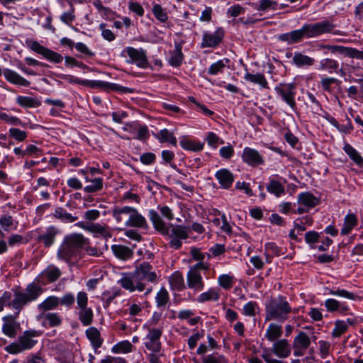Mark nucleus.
Wrapping results in <instances>:
<instances>
[{"instance_id":"1","label":"nucleus","mask_w":363,"mask_h":363,"mask_svg":"<svg viewBox=\"0 0 363 363\" xmlns=\"http://www.w3.org/2000/svg\"><path fill=\"white\" fill-rule=\"evenodd\" d=\"M335 28V26L328 20L306 23L300 29L280 35L279 39L288 44L298 43L303 38H313L323 34L332 33Z\"/></svg>"},{"instance_id":"2","label":"nucleus","mask_w":363,"mask_h":363,"mask_svg":"<svg viewBox=\"0 0 363 363\" xmlns=\"http://www.w3.org/2000/svg\"><path fill=\"white\" fill-rule=\"evenodd\" d=\"M150 219L154 228L169 239V245L175 250L182 246V240L189 237L191 228L181 225H172L170 228H167L158 213L154 210L149 211Z\"/></svg>"},{"instance_id":"3","label":"nucleus","mask_w":363,"mask_h":363,"mask_svg":"<svg viewBox=\"0 0 363 363\" xmlns=\"http://www.w3.org/2000/svg\"><path fill=\"white\" fill-rule=\"evenodd\" d=\"M43 293V289L38 284L32 282L28 284L24 291H16L12 298L10 291H4L0 297V302L4 306H10L16 310L17 315L28 303L36 301Z\"/></svg>"},{"instance_id":"4","label":"nucleus","mask_w":363,"mask_h":363,"mask_svg":"<svg viewBox=\"0 0 363 363\" xmlns=\"http://www.w3.org/2000/svg\"><path fill=\"white\" fill-rule=\"evenodd\" d=\"M86 238L80 233H73L65 238L58 248L57 256L59 259L69 263L77 257L80 247L86 244Z\"/></svg>"},{"instance_id":"5","label":"nucleus","mask_w":363,"mask_h":363,"mask_svg":"<svg viewBox=\"0 0 363 363\" xmlns=\"http://www.w3.org/2000/svg\"><path fill=\"white\" fill-rule=\"evenodd\" d=\"M296 313V309H293L282 296L272 299L266 306V321L276 320L284 323L288 320L289 314Z\"/></svg>"},{"instance_id":"6","label":"nucleus","mask_w":363,"mask_h":363,"mask_svg":"<svg viewBox=\"0 0 363 363\" xmlns=\"http://www.w3.org/2000/svg\"><path fill=\"white\" fill-rule=\"evenodd\" d=\"M41 335L42 332L40 330H25L18 336L16 341L6 346L5 350L10 354H18L30 350L38 343V338Z\"/></svg>"},{"instance_id":"7","label":"nucleus","mask_w":363,"mask_h":363,"mask_svg":"<svg viewBox=\"0 0 363 363\" xmlns=\"http://www.w3.org/2000/svg\"><path fill=\"white\" fill-rule=\"evenodd\" d=\"M292 351V347L289 340L284 338L275 341L271 349L263 348L261 357L266 363H284L283 361L273 357L272 354L279 358L285 359L289 357Z\"/></svg>"},{"instance_id":"8","label":"nucleus","mask_w":363,"mask_h":363,"mask_svg":"<svg viewBox=\"0 0 363 363\" xmlns=\"http://www.w3.org/2000/svg\"><path fill=\"white\" fill-rule=\"evenodd\" d=\"M133 272L136 281L144 284L145 294L147 295L150 294L152 291V287L150 284H157L160 277L155 267L148 262H143L135 267Z\"/></svg>"},{"instance_id":"9","label":"nucleus","mask_w":363,"mask_h":363,"mask_svg":"<svg viewBox=\"0 0 363 363\" xmlns=\"http://www.w3.org/2000/svg\"><path fill=\"white\" fill-rule=\"evenodd\" d=\"M122 214H129V218L125 220L126 227L139 228L147 229L148 225L144 216L138 211L130 206H123L121 208H115L113 209L112 215L116 221H121Z\"/></svg>"},{"instance_id":"10","label":"nucleus","mask_w":363,"mask_h":363,"mask_svg":"<svg viewBox=\"0 0 363 363\" xmlns=\"http://www.w3.org/2000/svg\"><path fill=\"white\" fill-rule=\"evenodd\" d=\"M209 268L208 264L196 263L191 266L186 274V286L197 294L203 290L205 282L201 275V271H206Z\"/></svg>"},{"instance_id":"11","label":"nucleus","mask_w":363,"mask_h":363,"mask_svg":"<svg viewBox=\"0 0 363 363\" xmlns=\"http://www.w3.org/2000/svg\"><path fill=\"white\" fill-rule=\"evenodd\" d=\"M77 303L79 309V320L84 326L90 325L93 321L94 313L91 308L87 307L88 296L86 292L80 291L77 295Z\"/></svg>"},{"instance_id":"12","label":"nucleus","mask_w":363,"mask_h":363,"mask_svg":"<svg viewBox=\"0 0 363 363\" xmlns=\"http://www.w3.org/2000/svg\"><path fill=\"white\" fill-rule=\"evenodd\" d=\"M275 91L293 110L296 107L295 101L296 85L294 83L280 84L275 87Z\"/></svg>"},{"instance_id":"13","label":"nucleus","mask_w":363,"mask_h":363,"mask_svg":"<svg viewBox=\"0 0 363 363\" xmlns=\"http://www.w3.org/2000/svg\"><path fill=\"white\" fill-rule=\"evenodd\" d=\"M26 44L27 46L33 51L43 55L50 62L60 63L63 60V57L60 54L43 46L38 41L28 40L26 41Z\"/></svg>"},{"instance_id":"14","label":"nucleus","mask_w":363,"mask_h":363,"mask_svg":"<svg viewBox=\"0 0 363 363\" xmlns=\"http://www.w3.org/2000/svg\"><path fill=\"white\" fill-rule=\"evenodd\" d=\"M311 345L310 337L305 332L299 331L293 340L294 355L296 357L303 356Z\"/></svg>"},{"instance_id":"15","label":"nucleus","mask_w":363,"mask_h":363,"mask_svg":"<svg viewBox=\"0 0 363 363\" xmlns=\"http://www.w3.org/2000/svg\"><path fill=\"white\" fill-rule=\"evenodd\" d=\"M77 83L79 84H88L91 88H99L105 91L112 90L121 93H133V90L128 87H125L114 83H109L100 80H94L90 82H84L78 80Z\"/></svg>"},{"instance_id":"16","label":"nucleus","mask_w":363,"mask_h":363,"mask_svg":"<svg viewBox=\"0 0 363 363\" xmlns=\"http://www.w3.org/2000/svg\"><path fill=\"white\" fill-rule=\"evenodd\" d=\"M148 334L146 336L147 341L145 343V347L156 353L161 350L160 337L162 333V328H149Z\"/></svg>"},{"instance_id":"17","label":"nucleus","mask_w":363,"mask_h":363,"mask_svg":"<svg viewBox=\"0 0 363 363\" xmlns=\"http://www.w3.org/2000/svg\"><path fill=\"white\" fill-rule=\"evenodd\" d=\"M323 48L328 50L332 53H338L345 57L363 60V51H359L353 48L337 45H323Z\"/></svg>"},{"instance_id":"18","label":"nucleus","mask_w":363,"mask_h":363,"mask_svg":"<svg viewBox=\"0 0 363 363\" xmlns=\"http://www.w3.org/2000/svg\"><path fill=\"white\" fill-rule=\"evenodd\" d=\"M224 37V30L222 28H218L213 33L205 32L203 34L201 41V48H216L223 40Z\"/></svg>"},{"instance_id":"19","label":"nucleus","mask_w":363,"mask_h":363,"mask_svg":"<svg viewBox=\"0 0 363 363\" xmlns=\"http://www.w3.org/2000/svg\"><path fill=\"white\" fill-rule=\"evenodd\" d=\"M118 283L121 286L130 292L138 291H145V285L140 282L136 281V278L134 276V272L133 274H125L119 281Z\"/></svg>"},{"instance_id":"20","label":"nucleus","mask_w":363,"mask_h":363,"mask_svg":"<svg viewBox=\"0 0 363 363\" xmlns=\"http://www.w3.org/2000/svg\"><path fill=\"white\" fill-rule=\"evenodd\" d=\"M126 52L131 61L135 63L137 66L141 68H147L149 66L145 52L143 50L128 47L126 48Z\"/></svg>"},{"instance_id":"21","label":"nucleus","mask_w":363,"mask_h":363,"mask_svg":"<svg viewBox=\"0 0 363 363\" xmlns=\"http://www.w3.org/2000/svg\"><path fill=\"white\" fill-rule=\"evenodd\" d=\"M243 161L251 166L262 164L264 160L259 152L250 147H245L242 154Z\"/></svg>"},{"instance_id":"22","label":"nucleus","mask_w":363,"mask_h":363,"mask_svg":"<svg viewBox=\"0 0 363 363\" xmlns=\"http://www.w3.org/2000/svg\"><path fill=\"white\" fill-rule=\"evenodd\" d=\"M16 317L13 315H6L2 318L4 324L2 325V332L6 336L13 338L17 335V330L19 324L15 320Z\"/></svg>"},{"instance_id":"23","label":"nucleus","mask_w":363,"mask_h":363,"mask_svg":"<svg viewBox=\"0 0 363 363\" xmlns=\"http://www.w3.org/2000/svg\"><path fill=\"white\" fill-rule=\"evenodd\" d=\"M220 298V289L211 287L207 291L201 293L194 300L199 303H204L208 301H218Z\"/></svg>"},{"instance_id":"24","label":"nucleus","mask_w":363,"mask_h":363,"mask_svg":"<svg viewBox=\"0 0 363 363\" xmlns=\"http://www.w3.org/2000/svg\"><path fill=\"white\" fill-rule=\"evenodd\" d=\"M58 233L57 228L50 226L44 233L38 235V241L42 242L45 247H49L54 243Z\"/></svg>"},{"instance_id":"25","label":"nucleus","mask_w":363,"mask_h":363,"mask_svg":"<svg viewBox=\"0 0 363 363\" xmlns=\"http://www.w3.org/2000/svg\"><path fill=\"white\" fill-rule=\"evenodd\" d=\"M215 177L218 179L221 187L225 189H228L234 181L233 174L227 169H221L218 170L216 173Z\"/></svg>"},{"instance_id":"26","label":"nucleus","mask_w":363,"mask_h":363,"mask_svg":"<svg viewBox=\"0 0 363 363\" xmlns=\"http://www.w3.org/2000/svg\"><path fill=\"white\" fill-rule=\"evenodd\" d=\"M283 334L282 326L277 323H270L266 330L265 337L268 341H277L280 339Z\"/></svg>"},{"instance_id":"27","label":"nucleus","mask_w":363,"mask_h":363,"mask_svg":"<svg viewBox=\"0 0 363 363\" xmlns=\"http://www.w3.org/2000/svg\"><path fill=\"white\" fill-rule=\"evenodd\" d=\"M60 301L59 297L55 296H48L38 304V309L43 314L47 311L56 309L60 305Z\"/></svg>"},{"instance_id":"28","label":"nucleus","mask_w":363,"mask_h":363,"mask_svg":"<svg viewBox=\"0 0 363 363\" xmlns=\"http://www.w3.org/2000/svg\"><path fill=\"white\" fill-rule=\"evenodd\" d=\"M61 274L62 273L59 268L54 265H49L42 272L40 277H41L43 280L52 283L57 281L60 277Z\"/></svg>"},{"instance_id":"29","label":"nucleus","mask_w":363,"mask_h":363,"mask_svg":"<svg viewBox=\"0 0 363 363\" xmlns=\"http://www.w3.org/2000/svg\"><path fill=\"white\" fill-rule=\"evenodd\" d=\"M111 249L114 255L123 260L129 259L133 256V250L125 245H113Z\"/></svg>"},{"instance_id":"30","label":"nucleus","mask_w":363,"mask_h":363,"mask_svg":"<svg viewBox=\"0 0 363 363\" xmlns=\"http://www.w3.org/2000/svg\"><path fill=\"white\" fill-rule=\"evenodd\" d=\"M86 335L96 352L103 343V339L101 337L100 332L97 328L91 327L86 330Z\"/></svg>"},{"instance_id":"31","label":"nucleus","mask_w":363,"mask_h":363,"mask_svg":"<svg viewBox=\"0 0 363 363\" xmlns=\"http://www.w3.org/2000/svg\"><path fill=\"white\" fill-rule=\"evenodd\" d=\"M298 203L308 208H313L319 203V199L309 192H303L298 195Z\"/></svg>"},{"instance_id":"32","label":"nucleus","mask_w":363,"mask_h":363,"mask_svg":"<svg viewBox=\"0 0 363 363\" xmlns=\"http://www.w3.org/2000/svg\"><path fill=\"white\" fill-rule=\"evenodd\" d=\"M244 79L247 82L259 84L263 89H269L268 82L263 74H252L247 72L245 74Z\"/></svg>"},{"instance_id":"33","label":"nucleus","mask_w":363,"mask_h":363,"mask_svg":"<svg viewBox=\"0 0 363 363\" xmlns=\"http://www.w3.org/2000/svg\"><path fill=\"white\" fill-rule=\"evenodd\" d=\"M44 318L43 325L50 328L58 327L62 323V317L57 313H47L42 314Z\"/></svg>"},{"instance_id":"34","label":"nucleus","mask_w":363,"mask_h":363,"mask_svg":"<svg viewBox=\"0 0 363 363\" xmlns=\"http://www.w3.org/2000/svg\"><path fill=\"white\" fill-rule=\"evenodd\" d=\"M169 284L173 290L182 291L185 288L184 280L182 274L179 272H174L169 279Z\"/></svg>"},{"instance_id":"35","label":"nucleus","mask_w":363,"mask_h":363,"mask_svg":"<svg viewBox=\"0 0 363 363\" xmlns=\"http://www.w3.org/2000/svg\"><path fill=\"white\" fill-rule=\"evenodd\" d=\"M292 62L297 67H301L304 66H312L315 62V60L308 55L301 52H295L292 58Z\"/></svg>"},{"instance_id":"36","label":"nucleus","mask_w":363,"mask_h":363,"mask_svg":"<svg viewBox=\"0 0 363 363\" xmlns=\"http://www.w3.org/2000/svg\"><path fill=\"white\" fill-rule=\"evenodd\" d=\"M325 306L329 312L340 311L341 313H345L349 310L347 306L341 303L340 301L334 298L327 299L325 301Z\"/></svg>"},{"instance_id":"37","label":"nucleus","mask_w":363,"mask_h":363,"mask_svg":"<svg viewBox=\"0 0 363 363\" xmlns=\"http://www.w3.org/2000/svg\"><path fill=\"white\" fill-rule=\"evenodd\" d=\"M17 104L23 108H36L40 106V101L35 97L18 96Z\"/></svg>"},{"instance_id":"38","label":"nucleus","mask_w":363,"mask_h":363,"mask_svg":"<svg viewBox=\"0 0 363 363\" xmlns=\"http://www.w3.org/2000/svg\"><path fill=\"white\" fill-rule=\"evenodd\" d=\"M357 224V220L354 214L350 213L347 215L345 218L343 227L341 229L340 233L344 235H348Z\"/></svg>"},{"instance_id":"39","label":"nucleus","mask_w":363,"mask_h":363,"mask_svg":"<svg viewBox=\"0 0 363 363\" xmlns=\"http://www.w3.org/2000/svg\"><path fill=\"white\" fill-rule=\"evenodd\" d=\"M88 231L91 233L99 234L106 239L111 238V233L108 227L99 223L89 224Z\"/></svg>"},{"instance_id":"40","label":"nucleus","mask_w":363,"mask_h":363,"mask_svg":"<svg viewBox=\"0 0 363 363\" xmlns=\"http://www.w3.org/2000/svg\"><path fill=\"white\" fill-rule=\"evenodd\" d=\"M86 182L90 184L84 188L86 193H95L101 191L103 189V179L101 178H94L89 179L87 177H85Z\"/></svg>"},{"instance_id":"41","label":"nucleus","mask_w":363,"mask_h":363,"mask_svg":"<svg viewBox=\"0 0 363 363\" xmlns=\"http://www.w3.org/2000/svg\"><path fill=\"white\" fill-rule=\"evenodd\" d=\"M255 9L259 11H276L279 9V4L275 0H259Z\"/></svg>"},{"instance_id":"42","label":"nucleus","mask_w":363,"mask_h":363,"mask_svg":"<svg viewBox=\"0 0 363 363\" xmlns=\"http://www.w3.org/2000/svg\"><path fill=\"white\" fill-rule=\"evenodd\" d=\"M180 145L185 150H192L194 152L201 151L203 145L195 141L189 140L186 138H182L179 141Z\"/></svg>"},{"instance_id":"43","label":"nucleus","mask_w":363,"mask_h":363,"mask_svg":"<svg viewBox=\"0 0 363 363\" xmlns=\"http://www.w3.org/2000/svg\"><path fill=\"white\" fill-rule=\"evenodd\" d=\"M267 191L277 196H280L284 193V186L278 181L271 179L267 186Z\"/></svg>"},{"instance_id":"44","label":"nucleus","mask_w":363,"mask_h":363,"mask_svg":"<svg viewBox=\"0 0 363 363\" xmlns=\"http://www.w3.org/2000/svg\"><path fill=\"white\" fill-rule=\"evenodd\" d=\"M218 283L221 288L228 290L235 284V278L230 274H221L218 278Z\"/></svg>"},{"instance_id":"45","label":"nucleus","mask_w":363,"mask_h":363,"mask_svg":"<svg viewBox=\"0 0 363 363\" xmlns=\"http://www.w3.org/2000/svg\"><path fill=\"white\" fill-rule=\"evenodd\" d=\"M344 150L357 164L362 165L363 164L362 157L350 145L346 144Z\"/></svg>"},{"instance_id":"46","label":"nucleus","mask_w":363,"mask_h":363,"mask_svg":"<svg viewBox=\"0 0 363 363\" xmlns=\"http://www.w3.org/2000/svg\"><path fill=\"white\" fill-rule=\"evenodd\" d=\"M161 143H169L174 146L177 145V139L173 133L169 132L167 129H162L160 131L157 136Z\"/></svg>"},{"instance_id":"47","label":"nucleus","mask_w":363,"mask_h":363,"mask_svg":"<svg viewBox=\"0 0 363 363\" xmlns=\"http://www.w3.org/2000/svg\"><path fill=\"white\" fill-rule=\"evenodd\" d=\"M265 255L267 257V261L270 262L269 257L281 255V249L279 248L274 242H267L265 245Z\"/></svg>"},{"instance_id":"48","label":"nucleus","mask_w":363,"mask_h":363,"mask_svg":"<svg viewBox=\"0 0 363 363\" xmlns=\"http://www.w3.org/2000/svg\"><path fill=\"white\" fill-rule=\"evenodd\" d=\"M156 303L157 307L164 306L169 301V297L167 289L162 287L156 296Z\"/></svg>"},{"instance_id":"49","label":"nucleus","mask_w":363,"mask_h":363,"mask_svg":"<svg viewBox=\"0 0 363 363\" xmlns=\"http://www.w3.org/2000/svg\"><path fill=\"white\" fill-rule=\"evenodd\" d=\"M329 294L333 295V296H342L344 298H346L347 299L350 300H356L358 299L359 297L357 294L347 291L345 289H329Z\"/></svg>"},{"instance_id":"50","label":"nucleus","mask_w":363,"mask_h":363,"mask_svg":"<svg viewBox=\"0 0 363 363\" xmlns=\"http://www.w3.org/2000/svg\"><path fill=\"white\" fill-rule=\"evenodd\" d=\"M152 13L155 17L162 23L166 22L168 19V16L165 9H164L160 4H155L153 6Z\"/></svg>"},{"instance_id":"51","label":"nucleus","mask_w":363,"mask_h":363,"mask_svg":"<svg viewBox=\"0 0 363 363\" xmlns=\"http://www.w3.org/2000/svg\"><path fill=\"white\" fill-rule=\"evenodd\" d=\"M53 216L56 218L70 222H74L77 219V217L72 216L70 213H67L62 208L60 207H58L55 209Z\"/></svg>"},{"instance_id":"52","label":"nucleus","mask_w":363,"mask_h":363,"mask_svg":"<svg viewBox=\"0 0 363 363\" xmlns=\"http://www.w3.org/2000/svg\"><path fill=\"white\" fill-rule=\"evenodd\" d=\"M132 350V345L128 341H122L112 347L113 353H128Z\"/></svg>"},{"instance_id":"53","label":"nucleus","mask_w":363,"mask_h":363,"mask_svg":"<svg viewBox=\"0 0 363 363\" xmlns=\"http://www.w3.org/2000/svg\"><path fill=\"white\" fill-rule=\"evenodd\" d=\"M228 62V59L225 60V62L222 60L217 61L212 64L208 68V73L212 75L217 74L219 72H222L223 69L226 66V63Z\"/></svg>"},{"instance_id":"54","label":"nucleus","mask_w":363,"mask_h":363,"mask_svg":"<svg viewBox=\"0 0 363 363\" xmlns=\"http://www.w3.org/2000/svg\"><path fill=\"white\" fill-rule=\"evenodd\" d=\"M9 136L18 142L24 141L27 138V133L18 128H11L9 130Z\"/></svg>"},{"instance_id":"55","label":"nucleus","mask_w":363,"mask_h":363,"mask_svg":"<svg viewBox=\"0 0 363 363\" xmlns=\"http://www.w3.org/2000/svg\"><path fill=\"white\" fill-rule=\"evenodd\" d=\"M203 363H228V360L223 356L218 354H209L202 358Z\"/></svg>"},{"instance_id":"56","label":"nucleus","mask_w":363,"mask_h":363,"mask_svg":"<svg viewBox=\"0 0 363 363\" xmlns=\"http://www.w3.org/2000/svg\"><path fill=\"white\" fill-rule=\"evenodd\" d=\"M338 62L333 59L325 58L320 62V67L322 69L336 70L338 68Z\"/></svg>"},{"instance_id":"57","label":"nucleus","mask_w":363,"mask_h":363,"mask_svg":"<svg viewBox=\"0 0 363 363\" xmlns=\"http://www.w3.org/2000/svg\"><path fill=\"white\" fill-rule=\"evenodd\" d=\"M347 326L342 320H337L335 322V326L332 332V335L335 337H338L346 332Z\"/></svg>"},{"instance_id":"58","label":"nucleus","mask_w":363,"mask_h":363,"mask_svg":"<svg viewBox=\"0 0 363 363\" xmlns=\"http://www.w3.org/2000/svg\"><path fill=\"white\" fill-rule=\"evenodd\" d=\"M60 299V305L71 308L75 301V296L71 293L64 294Z\"/></svg>"},{"instance_id":"59","label":"nucleus","mask_w":363,"mask_h":363,"mask_svg":"<svg viewBox=\"0 0 363 363\" xmlns=\"http://www.w3.org/2000/svg\"><path fill=\"white\" fill-rule=\"evenodd\" d=\"M0 119L13 125H23L22 121L16 116H9L6 113H0Z\"/></svg>"},{"instance_id":"60","label":"nucleus","mask_w":363,"mask_h":363,"mask_svg":"<svg viewBox=\"0 0 363 363\" xmlns=\"http://www.w3.org/2000/svg\"><path fill=\"white\" fill-rule=\"evenodd\" d=\"M13 225V219L11 216H3L0 218V225L4 231H9Z\"/></svg>"},{"instance_id":"61","label":"nucleus","mask_w":363,"mask_h":363,"mask_svg":"<svg viewBox=\"0 0 363 363\" xmlns=\"http://www.w3.org/2000/svg\"><path fill=\"white\" fill-rule=\"evenodd\" d=\"M257 308L256 302L250 301L247 303L243 307V313L247 316L255 315V310Z\"/></svg>"},{"instance_id":"62","label":"nucleus","mask_w":363,"mask_h":363,"mask_svg":"<svg viewBox=\"0 0 363 363\" xmlns=\"http://www.w3.org/2000/svg\"><path fill=\"white\" fill-rule=\"evenodd\" d=\"M86 242L84 246L80 247V249H84L90 256L99 257L101 255V252H100L96 247L90 246L87 238H86Z\"/></svg>"},{"instance_id":"63","label":"nucleus","mask_w":363,"mask_h":363,"mask_svg":"<svg viewBox=\"0 0 363 363\" xmlns=\"http://www.w3.org/2000/svg\"><path fill=\"white\" fill-rule=\"evenodd\" d=\"M190 253L194 260L198 261V263H204L205 255L201 252L200 249L191 247Z\"/></svg>"},{"instance_id":"64","label":"nucleus","mask_w":363,"mask_h":363,"mask_svg":"<svg viewBox=\"0 0 363 363\" xmlns=\"http://www.w3.org/2000/svg\"><path fill=\"white\" fill-rule=\"evenodd\" d=\"M156 159V156L154 153L152 152H146L140 155V162L145 164L150 165L152 164Z\"/></svg>"}]
</instances>
